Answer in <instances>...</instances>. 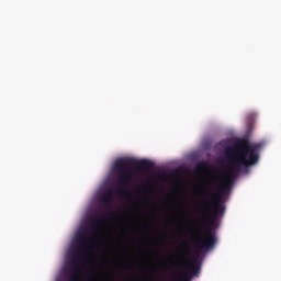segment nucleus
<instances>
[{
    "label": "nucleus",
    "instance_id": "obj_1",
    "mask_svg": "<svg viewBox=\"0 0 281 281\" xmlns=\"http://www.w3.org/2000/svg\"><path fill=\"white\" fill-rule=\"evenodd\" d=\"M262 143L250 144L249 140L241 139L234 146L225 148L226 178L221 182L218 178L214 177L204 190V196L209 199V202L202 205V221L206 224V231L203 240H195L198 254L203 249H214L217 241L214 227L218 216L225 214V196L229 194V190H232L236 177L243 172V168H251L258 164L260 159L258 151L262 149Z\"/></svg>",
    "mask_w": 281,
    "mask_h": 281
},
{
    "label": "nucleus",
    "instance_id": "obj_2",
    "mask_svg": "<svg viewBox=\"0 0 281 281\" xmlns=\"http://www.w3.org/2000/svg\"><path fill=\"white\" fill-rule=\"evenodd\" d=\"M153 161L150 160H133L131 158H120L114 162V170L119 172L117 183L120 187H115V193L119 196H128L131 192L126 189V186L133 181V168L137 172H148L153 170Z\"/></svg>",
    "mask_w": 281,
    "mask_h": 281
},
{
    "label": "nucleus",
    "instance_id": "obj_3",
    "mask_svg": "<svg viewBox=\"0 0 281 281\" xmlns=\"http://www.w3.org/2000/svg\"><path fill=\"white\" fill-rule=\"evenodd\" d=\"M77 246L72 254V265H78L87 251L91 247V239L89 238V231H82L77 235Z\"/></svg>",
    "mask_w": 281,
    "mask_h": 281
},
{
    "label": "nucleus",
    "instance_id": "obj_4",
    "mask_svg": "<svg viewBox=\"0 0 281 281\" xmlns=\"http://www.w3.org/2000/svg\"><path fill=\"white\" fill-rule=\"evenodd\" d=\"M201 273V261H199L198 258H193L190 260L189 265L187 266L184 273L181 278H179V281H190L192 280V277H196Z\"/></svg>",
    "mask_w": 281,
    "mask_h": 281
},
{
    "label": "nucleus",
    "instance_id": "obj_5",
    "mask_svg": "<svg viewBox=\"0 0 281 281\" xmlns=\"http://www.w3.org/2000/svg\"><path fill=\"white\" fill-rule=\"evenodd\" d=\"M100 201L104 205V207H111V205L113 204V191L108 190L103 192L100 198Z\"/></svg>",
    "mask_w": 281,
    "mask_h": 281
},
{
    "label": "nucleus",
    "instance_id": "obj_6",
    "mask_svg": "<svg viewBox=\"0 0 281 281\" xmlns=\"http://www.w3.org/2000/svg\"><path fill=\"white\" fill-rule=\"evenodd\" d=\"M106 221L104 215H97L92 221H90L89 225L93 232H98V227L102 225Z\"/></svg>",
    "mask_w": 281,
    "mask_h": 281
},
{
    "label": "nucleus",
    "instance_id": "obj_7",
    "mask_svg": "<svg viewBox=\"0 0 281 281\" xmlns=\"http://www.w3.org/2000/svg\"><path fill=\"white\" fill-rule=\"evenodd\" d=\"M82 262V259L77 265H74V261H70L72 267V273L69 278V281H80V270H78V267H80V263Z\"/></svg>",
    "mask_w": 281,
    "mask_h": 281
},
{
    "label": "nucleus",
    "instance_id": "obj_8",
    "mask_svg": "<svg viewBox=\"0 0 281 281\" xmlns=\"http://www.w3.org/2000/svg\"><path fill=\"white\" fill-rule=\"evenodd\" d=\"M195 168L199 171L210 170V165H207V161H200Z\"/></svg>",
    "mask_w": 281,
    "mask_h": 281
},
{
    "label": "nucleus",
    "instance_id": "obj_9",
    "mask_svg": "<svg viewBox=\"0 0 281 281\" xmlns=\"http://www.w3.org/2000/svg\"><path fill=\"white\" fill-rule=\"evenodd\" d=\"M187 254H190V249H187L186 254H181V260H186Z\"/></svg>",
    "mask_w": 281,
    "mask_h": 281
}]
</instances>
